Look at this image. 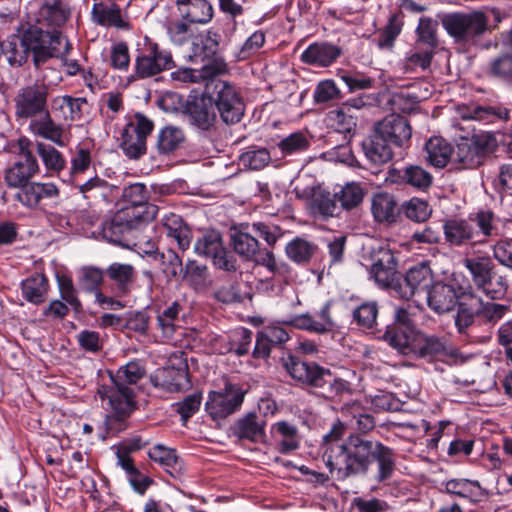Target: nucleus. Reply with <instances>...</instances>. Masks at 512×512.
<instances>
[{
	"label": "nucleus",
	"mask_w": 512,
	"mask_h": 512,
	"mask_svg": "<svg viewBox=\"0 0 512 512\" xmlns=\"http://www.w3.org/2000/svg\"><path fill=\"white\" fill-rule=\"evenodd\" d=\"M345 431V424L337 420L323 437V457L330 472L342 481L351 477L370 478L376 484L390 481L397 469L396 451L356 433L342 439Z\"/></svg>",
	"instance_id": "f257e3e1"
},
{
	"label": "nucleus",
	"mask_w": 512,
	"mask_h": 512,
	"mask_svg": "<svg viewBox=\"0 0 512 512\" xmlns=\"http://www.w3.org/2000/svg\"><path fill=\"white\" fill-rule=\"evenodd\" d=\"M509 311L508 305L484 301L469 287L460 294L454 324L459 334L470 336L478 323L495 325Z\"/></svg>",
	"instance_id": "f03ea898"
},
{
	"label": "nucleus",
	"mask_w": 512,
	"mask_h": 512,
	"mask_svg": "<svg viewBox=\"0 0 512 512\" xmlns=\"http://www.w3.org/2000/svg\"><path fill=\"white\" fill-rule=\"evenodd\" d=\"M42 33L37 27L28 26L21 35H12L0 44L2 53L11 65H22L29 53H32L36 68L46 63L50 58H60L58 47H46Z\"/></svg>",
	"instance_id": "7ed1b4c3"
},
{
	"label": "nucleus",
	"mask_w": 512,
	"mask_h": 512,
	"mask_svg": "<svg viewBox=\"0 0 512 512\" xmlns=\"http://www.w3.org/2000/svg\"><path fill=\"white\" fill-rule=\"evenodd\" d=\"M71 14L72 7L68 0H43L36 14V23L29 25L41 31L46 47H58L63 50L60 58L66 56L71 49V44L60 30L70 19Z\"/></svg>",
	"instance_id": "20e7f679"
},
{
	"label": "nucleus",
	"mask_w": 512,
	"mask_h": 512,
	"mask_svg": "<svg viewBox=\"0 0 512 512\" xmlns=\"http://www.w3.org/2000/svg\"><path fill=\"white\" fill-rule=\"evenodd\" d=\"M463 265L469 272L474 287L491 300H502L508 291L505 276L498 275L496 266L488 255L466 257Z\"/></svg>",
	"instance_id": "39448f33"
},
{
	"label": "nucleus",
	"mask_w": 512,
	"mask_h": 512,
	"mask_svg": "<svg viewBox=\"0 0 512 512\" xmlns=\"http://www.w3.org/2000/svg\"><path fill=\"white\" fill-rule=\"evenodd\" d=\"M153 207L142 210L120 208L114 215L102 224V235L107 241L121 246H128L131 234L140 226L153 221Z\"/></svg>",
	"instance_id": "423d86ee"
},
{
	"label": "nucleus",
	"mask_w": 512,
	"mask_h": 512,
	"mask_svg": "<svg viewBox=\"0 0 512 512\" xmlns=\"http://www.w3.org/2000/svg\"><path fill=\"white\" fill-rule=\"evenodd\" d=\"M101 400H108L111 413L106 416L107 430L119 433L127 428V420L137 408L134 388L121 387L114 383L101 385L97 389Z\"/></svg>",
	"instance_id": "0eeeda50"
},
{
	"label": "nucleus",
	"mask_w": 512,
	"mask_h": 512,
	"mask_svg": "<svg viewBox=\"0 0 512 512\" xmlns=\"http://www.w3.org/2000/svg\"><path fill=\"white\" fill-rule=\"evenodd\" d=\"M488 22L482 11L448 13L441 18L443 28L456 42L475 41L486 32Z\"/></svg>",
	"instance_id": "6e6552de"
},
{
	"label": "nucleus",
	"mask_w": 512,
	"mask_h": 512,
	"mask_svg": "<svg viewBox=\"0 0 512 512\" xmlns=\"http://www.w3.org/2000/svg\"><path fill=\"white\" fill-rule=\"evenodd\" d=\"M495 138L489 133L460 135L453 148V164L456 169H474L483 163L486 153L494 146Z\"/></svg>",
	"instance_id": "1a4fd4ad"
},
{
	"label": "nucleus",
	"mask_w": 512,
	"mask_h": 512,
	"mask_svg": "<svg viewBox=\"0 0 512 512\" xmlns=\"http://www.w3.org/2000/svg\"><path fill=\"white\" fill-rule=\"evenodd\" d=\"M31 147L32 142L27 137L17 140L16 160L4 172V182L9 188L23 187L39 172V164Z\"/></svg>",
	"instance_id": "9d476101"
},
{
	"label": "nucleus",
	"mask_w": 512,
	"mask_h": 512,
	"mask_svg": "<svg viewBox=\"0 0 512 512\" xmlns=\"http://www.w3.org/2000/svg\"><path fill=\"white\" fill-rule=\"evenodd\" d=\"M175 62L170 51L145 37L143 47L138 49L135 58V74L140 79L153 77L174 68Z\"/></svg>",
	"instance_id": "9b49d317"
},
{
	"label": "nucleus",
	"mask_w": 512,
	"mask_h": 512,
	"mask_svg": "<svg viewBox=\"0 0 512 512\" xmlns=\"http://www.w3.org/2000/svg\"><path fill=\"white\" fill-rule=\"evenodd\" d=\"M49 86L44 81L21 87L13 101L17 119H32L48 110Z\"/></svg>",
	"instance_id": "f8f14e48"
},
{
	"label": "nucleus",
	"mask_w": 512,
	"mask_h": 512,
	"mask_svg": "<svg viewBox=\"0 0 512 512\" xmlns=\"http://www.w3.org/2000/svg\"><path fill=\"white\" fill-rule=\"evenodd\" d=\"M154 123L144 114L137 112L129 119L121 134L123 152L132 159H138L146 153L147 137L151 134Z\"/></svg>",
	"instance_id": "ddd939ff"
},
{
	"label": "nucleus",
	"mask_w": 512,
	"mask_h": 512,
	"mask_svg": "<svg viewBox=\"0 0 512 512\" xmlns=\"http://www.w3.org/2000/svg\"><path fill=\"white\" fill-rule=\"evenodd\" d=\"M231 244L235 253L246 261H254L256 264L266 267L274 274L281 273L286 268L284 264H278L272 251L260 249L258 240L249 232L237 231L231 235Z\"/></svg>",
	"instance_id": "4468645a"
},
{
	"label": "nucleus",
	"mask_w": 512,
	"mask_h": 512,
	"mask_svg": "<svg viewBox=\"0 0 512 512\" xmlns=\"http://www.w3.org/2000/svg\"><path fill=\"white\" fill-rule=\"evenodd\" d=\"M211 99L225 124L233 125L242 119L245 104L240 93L232 84L222 80L215 82Z\"/></svg>",
	"instance_id": "2eb2a0df"
},
{
	"label": "nucleus",
	"mask_w": 512,
	"mask_h": 512,
	"mask_svg": "<svg viewBox=\"0 0 512 512\" xmlns=\"http://www.w3.org/2000/svg\"><path fill=\"white\" fill-rule=\"evenodd\" d=\"M197 254L212 259L218 269L234 272L237 270V260L223 244L222 236L217 231H211L199 238L194 246Z\"/></svg>",
	"instance_id": "dca6fc26"
},
{
	"label": "nucleus",
	"mask_w": 512,
	"mask_h": 512,
	"mask_svg": "<svg viewBox=\"0 0 512 512\" xmlns=\"http://www.w3.org/2000/svg\"><path fill=\"white\" fill-rule=\"evenodd\" d=\"M245 392L237 385L227 383L222 391L209 394L206 411L214 419H223L237 411L244 400Z\"/></svg>",
	"instance_id": "f3484780"
},
{
	"label": "nucleus",
	"mask_w": 512,
	"mask_h": 512,
	"mask_svg": "<svg viewBox=\"0 0 512 512\" xmlns=\"http://www.w3.org/2000/svg\"><path fill=\"white\" fill-rule=\"evenodd\" d=\"M433 284L432 270L429 265L422 263L410 268L394 288L402 298L409 300L416 296L425 297Z\"/></svg>",
	"instance_id": "a211bd4d"
},
{
	"label": "nucleus",
	"mask_w": 512,
	"mask_h": 512,
	"mask_svg": "<svg viewBox=\"0 0 512 512\" xmlns=\"http://www.w3.org/2000/svg\"><path fill=\"white\" fill-rule=\"evenodd\" d=\"M374 130L390 145L400 148L408 147L412 136L409 121L405 117L395 113L376 123Z\"/></svg>",
	"instance_id": "6ab92c4d"
},
{
	"label": "nucleus",
	"mask_w": 512,
	"mask_h": 512,
	"mask_svg": "<svg viewBox=\"0 0 512 512\" xmlns=\"http://www.w3.org/2000/svg\"><path fill=\"white\" fill-rule=\"evenodd\" d=\"M285 368L294 380L301 385L312 388L314 391L328 370L314 361H302L293 356H290L285 362Z\"/></svg>",
	"instance_id": "aec40b11"
},
{
	"label": "nucleus",
	"mask_w": 512,
	"mask_h": 512,
	"mask_svg": "<svg viewBox=\"0 0 512 512\" xmlns=\"http://www.w3.org/2000/svg\"><path fill=\"white\" fill-rule=\"evenodd\" d=\"M372 260L370 274L375 282L381 287L395 286L397 261L394 253L388 248L380 247L373 252Z\"/></svg>",
	"instance_id": "412c9836"
},
{
	"label": "nucleus",
	"mask_w": 512,
	"mask_h": 512,
	"mask_svg": "<svg viewBox=\"0 0 512 512\" xmlns=\"http://www.w3.org/2000/svg\"><path fill=\"white\" fill-rule=\"evenodd\" d=\"M415 341L412 358L434 362L451 356L447 342L442 337L419 331Z\"/></svg>",
	"instance_id": "4be33fe9"
},
{
	"label": "nucleus",
	"mask_w": 512,
	"mask_h": 512,
	"mask_svg": "<svg viewBox=\"0 0 512 512\" xmlns=\"http://www.w3.org/2000/svg\"><path fill=\"white\" fill-rule=\"evenodd\" d=\"M184 113L189 116L190 122L201 130H209L216 121L211 96H189Z\"/></svg>",
	"instance_id": "5701e85b"
},
{
	"label": "nucleus",
	"mask_w": 512,
	"mask_h": 512,
	"mask_svg": "<svg viewBox=\"0 0 512 512\" xmlns=\"http://www.w3.org/2000/svg\"><path fill=\"white\" fill-rule=\"evenodd\" d=\"M106 276L111 282V290L115 297H125L133 289L137 272L131 264L113 262L106 268Z\"/></svg>",
	"instance_id": "b1692460"
},
{
	"label": "nucleus",
	"mask_w": 512,
	"mask_h": 512,
	"mask_svg": "<svg viewBox=\"0 0 512 512\" xmlns=\"http://www.w3.org/2000/svg\"><path fill=\"white\" fill-rule=\"evenodd\" d=\"M265 425L266 422L262 416L256 413H247L235 421L231 426V432L241 441L263 442L266 437Z\"/></svg>",
	"instance_id": "393cba45"
},
{
	"label": "nucleus",
	"mask_w": 512,
	"mask_h": 512,
	"mask_svg": "<svg viewBox=\"0 0 512 512\" xmlns=\"http://www.w3.org/2000/svg\"><path fill=\"white\" fill-rule=\"evenodd\" d=\"M331 303L327 302L316 316L308 313L296 315L290 320V324L301 330H307L318 334L332 331L336 324L330 314Z\"/></svg>",
	"instance_id": "a878e982"
},
{
	"label": "nucleus",
	"mask_w": 512,
	"mask_h": 512,
	"mask_svg": "<svg viewBox=\"0 0 512 512\" xmlns=\"http://www.w3.org/2000/svg\"><path fill=\"white\" fill-rule=\"evenodd\" d=\"M154 387L167 392H179L190 384L187 367L168 366L158 369L151 377Z\"/></svg>",
	"instance_id": "bb28decb"
},
{
	"label": "nucleus",
	"mask_w": 512,
	"mask_h": 512,
	"mask_svg": "<svg viewBox=\"0 0 512 512\" xmlns=\"http://www.w3.org/2000/svg\"><path fill=\"white\" fill-rule=\"evenodd\" d=\"M459 297L453 285L444 282H435L424 297L430 309L438 314L451 311L457 306Z\"/></svg>",
	"instance_id": "cd10ccee"
},
{
	"label": "nucleus",
	"mask_w": 512,
	"mask_h": 512,
	"mask_svg": "<svg viewBox=\"0 0 512 512\" xmlns=\"http://www.w3.org/2000/svg\"><path fill=\"white\" fill-rule=\"evenodd\" d=\"M458 116L463 120L494 122L496 119L508 120L509 110L500 106H481L476 103L458 105L456 107Z\"/></svg>",
	"instance_id": "c85d7f7f"
},
{
	"label": "nucleus",
	"mask_w": 512,
	"mask_h": 512,
	"mask_svg": "<svg viewBox=\"0 0 512 512\" xmlns=\"http://www.w3.org/2000/svg\"><path fill=\"white\" fill-rule=\"evenodd\" d=\"M342 54L340 47L329 42L310 44L301 54V61L319 67H328Z\"/></svg>",
	"instance_id": "c756f323"
},
{
	"label": "nucleus",
	"mask_w": 512,
	"mask_h": 512,
	"mask_svg": "<svg viewBox=\"0 0 512 512\" xmlns=\"http://www.w3.org/2000/svg\"><path fill=\"white\" fill-rule=\"evenodd\" d=\"M371 212L378 223L393 224L400 215V209L394 195L388 192H379L373 195Z\"/></svg>",
	"instance_id": "7c9ffc66"
},
{
	"label": "nucleus",
	"mask_w": 512,
	"mask_h": 512,
	"mask_svg": "<svg viewBox=\"0 0 512 512\" xmlns=\"http://www.w3.org/2000/svg\"><path fill=\"white\" fill-rule=\"evenodd\" d=\"M444 237L451 246H462L479 237L473 223L464 219H449L443 225Z\"/></svg>",
	"instance_id": "2f4dec72"
},
{
	"label": "nucleus",
	"mask_w": 512,
	"mask_h": 512,
	"mask_svg": "<svg viewBox=\"0 0 512 512\" xmlns=\"http://www.w3.org/2000/svg\"><path fill=\"white\" fill-rule=\"evenodd\" d=\"M176 5L181 18L192 24H207L214 15L213 7L207 0H177Z\"/></svg>",
	"instance_id": "473e14b6"
},
{
	"label": "nucleus",
	"mask_w": 512,
	"mask_h": 512,
	"mask_svg": "<svg viewBox=\"0 0 512 512\" xmlns=\"http://www.w3.org/2000/svg\"><path fill=\"white\" fill-rule=\"evenodd\" d=\"M314 392L326 400L341 402L345 395L352 394V388L349 381L337 377L328 369Z\"/></svg>",
	"instance_id": "72a5a7b5"
},
{
	"label": "nucleus",
	"mask_w": 512,
	"mask_h": 512,
	"mask_svg": "<svg viewBox=\"0 0 512 512\" xmlns=\"http://www.w3.org/2000/svg\"><path fill=\"white\" fill-rule=\"evenodd\" d=\"M93 21L105 27H115L117 29H127L129 27L121 13L118 3L109 4L106 1L95 2L92 8Z\"/></svg>",
	"instance_id": "f704fd0d"
},
{
	"label": "nucleus",
	"mask_w": 512,
	"mask_h": 512,
	"mask_svg": "<svg viewBox=\"0 0 512 512\" xmlns=\"http://www.w3.org/2000/svg\"><path fill=\"white\" fill-rule=\"evenodd\" d=\"M362 148L367 160L376 166L389 162L393 157L391 145L375 130L363 141Z\"/></svg>",
	"instance_id": "c9c22d12"
},
{
	"label": "nucleus",
	"mask_w": 512,
	"mask_h": 512,
	"mask_svg": "<svg viewBox=\"0 0 512 512\" xmlns=\"http://www.w3.org/2000/svg\"><path fill=\"white\" fill-rule=\"evenodd\" d=\"M29 128L34 135L62 146L63 128L51 117L49 110L31 119Z\"/></svg>",
	"instance_id": "e433bc0d"
},
{
	"label": "nucleus",
	"mask_w": 512,
	"mask_h": 512,
	"mask_svg": "<svg viewBox=\"0 0 512 512\" xmlns=\"http://www.w3.org/2000/svg\"><path fill=\"white\" fill-rule=\"evenodd\" d=\"M341 412L344 417L351 419L352 428L362 437L374 430L376 426L374 416L366 413L359 402L345 404Z\"/></svg>",
	"instance_id": "4c0bfd02"
},
{
	"label": "nucleus",
	"mask_w": 512,
	"mask_h": 512,
	"mask_svg": "<svg viewBox=\"0 0 512 512\" xmlns=\"http://www.w3.org/2000/svg\"><path fill=\"white\" fill-rule=\"evenodd\" d=\"M186 140L184 131L176 126L168 125L160 129L156 140L158 154L169 156L180 149Z\"/></svg>",
	"instance_id": "58836bf2"
},
{
	"label": "nucleus",
	"mask_w": 512,
	"mask_h": 512,
	"mask_svg": "<svg viewBox=\"0 0 512 512\" xmlns=\"http://www.w3.org/2000/svg\"><path fill=\"white\" fill-rule=\"evenodd\" d=\"M426 159L436 168H443L449 162L453 164V148L444 138L432 137L426 144Z\"/></svg>",
	"instance_id": "ea45409f"
},
{
	"label": "nucleus",
	"mask_w": 512,
	"mask_h": 512,
	"mask_svg": "<svg viewBox=\"0 0 512 512\" xmlns=\"http://www.w3.org/2000/svg\"><path fill=\"white\" fill-rule=\"evenodd\" d=\"M418 332L411 329L390 328L385 331L383 339L400 354L412 357Z\"/></svg>",
	"instance_id": "a19ab883"
},
{
	"label": "nucleus",
	"mask_w": 512,
	"mask_h": 512,
	"mask_svg": "<svg viewBox=\"0 0 512 512\" xmlns=\"http://www.w3.org/2000/svg\"><path fill=\"white\" fill-rule=\"evenodd\" d=\"M148 456L163 466L171 477L178 478L183 474V464L174 449L158 444L149 450Z\"/></svg>",
	"instance_id": "79ce46f5"
},
{
	"label": "nucleus",
	"mask_w": 512,
	"mask_h": 512,
	"mask_svg": "<svg viewBox=\"0 0 512 512\" xmlns=\"http://www.w3.org/2000/svg\"><path fill=\"white\" fill-rule=\"evenodd\" d=\"M48 289V279L44 274L40 273L29 276L21 283L23 298L35 305H39L45 301Z\"/></svg>",
	"instance_id": "37998d69"
},
{
	"label": "nucleus",
	"mask_w": 512,
	"mask_h": 512,
	"mask_svg": "<svg viewBox=\"0 0 512 512\" xmlns=\"http://www.w3.org/2000/svg\"><path fill=\"white\" fill-rule=\"evenodd\" d=\"M445 489L447 493L468 499L471 502H477L484 495L480 483L476 480L451 479L445 483Z\"/></svg>",
	"instance_id": "c03bdc74"
},
{
	"label": "nucleus",
	"mask_w": 512,
	"mask_h": 512,
	"mask_svg": "<svg viewBox=\"0 0 512 512\" xmlns=\"http://www.w3.org/2000/svg\"><path fill=\"white\" fill-rule=\"evenodd\" d=\"M335 193L321 192L315 194L310 201V211L314 216L322 219L339 216L341 207L337 204Z\"/></svg>",
	"instance_id": "a18cd8bd"
},
{
	"label": "nucleus",
	"mask_w": 512,
	"mask_h": 512,
	"mask_svg": "<svg viewBox=\"0 0 512 512\" xmlns=\"http://www.w3.org/2000/svg\"><path fill=\"white\" fill-rule=\"evenodd\" d=\"M122 197L124 201L127 202V205L123 206L122 208H132L138 210L141 207L143 210L148 206L153 207V220L155 219L158 213V207L148 202V191L144 184L134 183L125 187L122 192Z\"/></svg>",
	"instance_id": "49530a36"
},
{
	"label": "nucleus",
	"mask_w": 512,
	"mask_h": 512,
	"mask_svg": "<svg viewBox=\"0 0 512 512\" xmlns=\"http://www.w3.org/2000/svg\"><path fill=\"white\" fill-rule=\"evenodd\" d=\"M146 373L144 366L139 362L131 361L121 366L115 374L110 373L111 383L121 387L134 388Z\"/></svg>",
	"instance_id": "de8ad7c7"
},
{
	"label": "nucleus",
	"mask_w": 512,
	"mask_h": 512,
	"mask_svg": "<svg viewBox=\"0 0 512 512\" xmlns=\"http://www.w3.org/2000/svg\"><path fill=\"white\" fill-rule=\"evenodd\" d=\"M105 275L106 270L94 265H85L79 270V286L83 291L96 296L98 292H101Z\"/></svg>",
	"instance_id": "09e8293b"
},
{
	"label": "nucleus",
	"mask_w": 512,
	"mask_h": 512,
	"mask_svg": "<svg viewBox=\"0 0 512 512\" xmlns=\"http://www.w3.org/2000/svg\"><path fill=\"white\" fill-rule=\"evenodd\" d=\"M349 105H342L341 108L331 110L326 115V124L335 132L350 135L356 128V119L346 109Z\"/></svg>",
	"instance_id": "8fccbe9b"
},
{
	"label": "nucleus",
	"mask_w": 512,
	"mask_h": 512,
	"mask_svg": "<svg viewBox=\"0 0 512 512\" xmlns=\"http://www.w3.org/2000/svg\"><path fill=\"white\" fill-rule=\"evenodd\" d=\"M436 51L423 47L420 44H415L414 47L407 53L403 61V69L405 72H414L417 69L422 71L427 70Z\"/></svg>",
	"instance_id": "3c124183"
},
{
	"label": "nucleus",
	"mask_w": 512,
	"mask_h": 512,
	"mask_svg": "<svg viewBox=\"0 0 512 512\" xmlns=\"http://www.w3.org/2000/svg\"><path fill=\"white\" fill-rule=\"evenodd\" d=\"M318 247L313 242H309L300 237L291 240L285 248L286 254L290 260L297 264H307Z\"/></svg>",
	"instance_id": "603ef678"
},
{
	"label": "nucleus",
	"mask_w": 512,
	"mask_h": 512,
	"mask_svg": "<svg viewBox=\"0 0 512 512\" xmlns=\"http://www.w3.org/2000/svg\"><path fill=\"white\" fill-rule=\"evenodd\" d=\"M438 22L429 17H422L416 29L417 40L415 44L436 51L439 41L437 37Z\"/></svg>",
	"instance_id": "864d4df0"
},
{
	"label": "nucleus",
	"mask_w": 512,
	"mask_h": 512,
	"mask_svg": "<svg viewBox=\"0 0 512 512\" xmlns=\"http://www.w3.org/2000/svg\"><path fill=\"white\" fill-rule=\"evenodd\" d=\"M401 182L420 191H426L433 183V176L418 165H409L400 176Z\"/></svg>",
	"instance_id": "5fc2aeb1"
},
{
	"label": "nucleus",
	"mask_w": 512,
	"mask_h": 512,
	"mask_svg": "<svg viewBox=\"0 0 512 512\" xmlns=\"http://www.w3.org/2000/svg\"><path fill=\"white\" fill-rule=\"evenodd\" d=\"M364 189L360 183L350 182L344 185L335 197L340 202L341 209L351 210L358 207L364 198Z\"/></svg>",
	"instance_id": "6e6d98bb"
},
{
	"label": "nucleus",
	"mask_w": 512,
	"mask_h": 512,
	"mask_svg": "<svg viewBox=\"0 0 512 512\" xmlns=\"http://www.w3.org/2000/svg\"><path fill=\"white\" fill-rule=\"evenodd\" d=\"M239 161L251 170H261L271 162V153L264 147H249L239 156Z\"/></svg>",
	"instance_id": "4d7b16f0"
},
{
	"label": "nucleus",
	"mask_w": 512,
	"mask_h": 512,
	"mask_svg": "<svg viewBox=\"0 0 512 512\" xmlns=\"http://www.w3.org/2000/svg\"><path fill=\"white\" fill-rule=\"evenodd\" d=\"M353 320L363 329H372L377 324L378 305L375 301H367L353 310Z\"/></svg>",
	"instance_id": "13d9d810"
},
{
	"label": "nucleus",
	"mask_w": 512,
	"mask_h": 512,
	"mask_svg": "<svg viewBox=\"0 0 512 512\" xmlns=\"http://www.w3.org/2000/svg\"><path fill=\"white\" fill-rule=\"evenodd\" d=\"M181 310V305L177 301H174L163 311L159 312L157 316V322L165 338H172L176 328V321L178 320V316Z\"/></svg>",
	"instance_id": "bf43d9fd"
},
{
	"label": "nucleus",
	"mask_w": 512,
	"mask_h": 512,
	"mask_svg": "<svg viewBox=\"0 0 512 512\" xmlns=\"http://www.w3.org/2000/svg\"><path fill=\"white\" fill-rule=\"evenodd\" d=\"M230 339L224 352H235L238 356H243L249 352L252 332L247 328L240 327L232 332Z\"/></svg>",
	"instance_id": "052dcab7"
},
{
	"label": "nucleus",
	"mask_w": 512,
	"mask_h": 512,
	"mask_svg": "<svg viewBox=\"0 0 512 512\" xmlns=\"http://www.w3.org/2000/svg\"><path fill=\"white\" fill-rule=\"evenodd\" d=\"M402 30V24L398 21L397 15H392L386 26L380 32L377 40V45L380 49L391 50L394 46L395 40Z\"/></svg>",
	"instance_id": "680f3d73"
},
{
	"label": "nucleus",
	"mask_w": 512,
	"mask_h": 512,
	"mask_svg": "<svg viewBox=\"0 0 512 512\" xmlns=\"http://www.w3.org/2000/svg\"><path fill=\"white\" fill-rule=\"evenodd\" d=\"M405 215L412 221L424 222L432 213L427 201L414 197L411 198L404 206Z\"/></svg>",
	"instance_id": "e2e57ef3"
},
{
	"label": "nucleus",
	"mask_w": 512,
	"mask_h": 512,
	"mask_svg": "<svg viewBox=\"0 0 512 512\" xmlns=\"http://www.w3.org/2000/svg\"><path fill=\"white\" fill-rule=\"evenodd\" d=\"M277 146L283 155H292L307 150L309 141L303 133L296 132L282 139Z\"/></svg>",
	"instance_id": "0e129e2a"
},
{
	"label": "nucleus",
	"mask_w": 512,
	"mask_h": 512,
	"mask_svg": "<svg viewBox=\"0 0 512 512\" xmlns=\"http://www.w3.org/2000/svg\"><path fill=\"white\" fill-rule=\"evenodd\" d=\"M204 64L198 70V74H200V81H211V84L214 86V78L218 75H222L227 71V65L222 58L212 57L211 59L203 62ZM218 80H216L217 82Z\"/></svg>",
	"instance_id": "69168bd1"
},
{
	"label": "nucleus",
	"mask_w": 512,
	"mask_h": 512,
	"mask_svg": "<svg viewBox=\"0 0 512 512\" xmlns=\"http://www.w3.org/2000/svg\"><path fill=\"white\" fill-rule=\"evenodd\" d=\"M37 150L47 169L59 171L64 168L65 160L53 146L38 143Z\"/></svg>",
	"instance_id": "338daca9"
},
{
	"label": "nucleus",
	"mask_w": 512,
	"mask_h": 512,
	"mask_svg": "<svg viewBox=\"0 0 512 512\" xmlns=\"http://www.w3.org/2000/svg\"><path fill=\"white\" fill-rule=\"evenodd\" d=\"M490 74L496 78L512 81V54L505 53L490 63Z\"/></svg>",
	"instance_id": "774afa93"
}]
</instances>
